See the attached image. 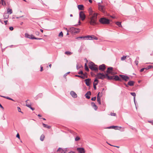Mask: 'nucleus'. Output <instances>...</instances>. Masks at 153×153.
<instances>
[{
	"label": "nucleus",
	"mask_w": 153,
	"mask_h": 153,
	"mask_svg": "<svg viewBox=\"0 0 153 153\" xmlns=\"http://www.w3.org/2000/svg\"><path fill=\"white\" fill-rule=\"evenodd\" d=\"M96 76L97 79L98 78L103 80L105 78H106L108 80L114 79L115 81H122V79L117 75L109 76L108 74H104L103 73H99L96 75Z\"/></svg>",
	"instance_id": "f257e3e1"
},
{
	"label": "nucleus",
	"mask_w": 153,
	"mask_h": 153,
	"mask_svg": "<svg viewBox=\"0 0 153 153\" xmlns=\"http://www.w3.org/2000/svg\"><path fill=\"white\" fill-rule=\"evenodd\" d=\"M88 11L89 15L91 16L89 18L90 20L89 21V23L91 25L94 26L97 25V13L94 12L91 7L89 8Z\"/></svg>",
	"instance_id": "f03ea898"
},
{
	"label": "nucleus",
	"mask_w": 153,
	"mask_h": 153,
	"mask_svg": "<svg viewBox=\"0 0 153 153\" xmlns=\"http://www.w3.org/2000/svg\"><path fill=\"white\" fill-rule=\"evenodd\" d=\"M88 66L92 71H94L96 72H97L98 71L97 65L93 62H91L88 63Z\"/></svg>",
	"instance_id": "7ed1b4c3"
},
{
	"label": "nucleus",
	"mask_w": 153,
	"mask_h": 153,
	"mask_svg": "<svg viewBox=\"0 0 153 153\" xmlns=\"http://www.w3.org/2000/svg\"><path fill=\"white\" fill-rule=\"evenodd\" d=\"M99 22L102 24H108L110 23V20L109 19L105 17L101 18L99 20Z\"/></svg>",
	"instance_id": "20e7f679"
},
{
	"label": "nucleus",
	"mask_w": 153,
	"mask_h": 153,
	"mask_svg": "<svg viewBox=\"0 0 153 153\" xmlns=\"http://www.w3.org/2000/svg\"><path fill=\"white\" fill-rule=\"evenodd\" d=\"M113 68L112 67H110L108 68L106 72L107 73L106 74H110L111 75H114L117 74L116 73L113 72Z\"/></svg>",
	"instance_id": "39448f33"
},
{
	"label": "nucleus",
	"mask_w": 153,
	"mask_h": 153,
	"mask_svg": "<svg viewBox=\"0 0 153 153\" xmlns=\"http://www.w3.org/2000/svg\"><path fill=\"white\" fill-rule=\"evenodd\" d=\"M70 30L71 33H78L79 32V28H76L73 27H70Z\"/></svg>",
	"instance_id": "423d86ee"
},
{
	"label": "nucleus",
	"mask_w": 153,
	"mask_h": 153,
	"mask_svg": "<svg viewBox=\"0 0 153 153\" xmlns=\"http://www.w3.org/2000/svg\"><path fill=\"white\" fill-rule=\"evenodd\" d=\"M119 76L122 78L123 80H124L125 81H127L129 79V77L126 75L120 74Z\"/></svg>",
	"instance_id": "0eeeda50"
},
{
	"label": "nucleus",
	"mask_w": 153,
	"mask_h": 153,
	"mask_svg": "<svg viewBox=\"0 0 153 153\" xmlns=\"http://www.w3.org/2000/svg\"><path fill=\"white\" fill-rule=\"evenodd\" d=\"M79 17L82 21H83L85 18V15L83 11H81L79 13Z\"/></svg>",
	"instance_id": "6e6552de"
},
{
	"label": "nucleus",
	"mask_w": 153,
	"mask_h": 153,
	"mask_svg": "<svg viewBox=\"0 0 153 153\" xmlns=\"http://www.w3.org/2000/svg\"><path fill=\"white\" fill-rule=\"evenodd\" d=\"M99 82V81L98 79H97V78H96L94 80V82L93 83V87L95 90L97 89L96 86L98 84Z\"/></svg>",
	"instance_id": "1a4fd4ad"
},
{
	"label": "nucleus",
	"mask_w": 153,
	"mask_h": 153,
	"mask_svg": "<svg viewBox=\"0 0 153 153\" xmlns=\"http://www.w3.org/2000/svg\"><path fill=\"white\" fill-rule=\"evenodd\" d=\"M106 68V65L104 64H102L100 65L99 67V70L103 71Z\"/></svg>",
	"instance_id": "9d476101"
},
{
	"label": "nucleus",
	"mask_w": 153,
	"mask_h": 153,
	"mask_svg": "<svg viewBox=\"0 0 153 153\" xmlns=\"http://www.w3.org/2000/svg\"><path fill=\"white\" fill-rule=\"evenodd\" d=\"M76 150L80 153H85V152L84 149L83 148H78Z\"/></svg>",
	"instance_id": "9b49d317"
},
{
	"label": "nucleus",
	"mask_w": 153,
	"mask_h": 153,
	"mask_svg": "<svg viewBox=\"0 0 153 153\" xmlns=\"http://www.w3.org/2000/svg\"><path fill=\"white\" fill-rule=\"evenodd\" d=\"M70 95L74 98H76L77 97V95L76 93L73 91H71L70 93Z\"/></svg>",
	"instance_id": "f8f14e48"
},
{
	"label": "nucleus",
	"mask_w": 153,
	"mask_h": 153,
	"mask_svg": "<svg viewBox=\"0 0 153 153\" xmlns=\"http://www.w3.org/2000/svg\"><path fill=\"white\" fill-rule=\"evenodd\" d=\"M91 81V79L89 78L86 79L85 80V83L86 85L87 86H89L90 85Z\"/></svg>",
	"instance_id": "ddd939ff"
},
{
	"label": "nucleus",
	"mask_w": 153,
	"mask_h": 153,
	"mask_svg": "<svg viewBox=\"0 0 153 153\" xmlns=\"http://www.w3.org/2000/svg\"><path fill=\"white\" fill-rule=\"evenodd\" d=\"M66 149L67 148H66L65 149H63L61 148H59L57 151L59 152L60 153H65L66 151L67 150Z\"/></svg>",
	"instance_id": "4468645a"
},
{
	"label": "nucleus",
	"mask_w": 153,
	"mask_h": 153,
	"mask_svg": "<svg viewBox=\"0 0 153 153\" xmlns=\"http://www.w3.org/2000/svg\"><path fill=\"white\" fill-rule=\"evenodd\" d=\"M98 5L99 7V9L101 11H103L104 8V6L102 5H101L100 4V2H99L98 3Z\"/></svg>",
	"instance_id": "2eb2a0df"
},
{
	"label": "nucleus",
	"mask_w": 153,
	"mask_h": 153,
	"mask_svg": "<svg viewBox=\"0 0 153 153\" xmlns=\"http://www.w3.org/2000/svg\"><path fill=\"white\" fill-rule=\"evenodd\" d=\"M91 105L95 110H97L98 107L93 102H91Z\"/></svg>",
	"instance_id": "dca6fc26"
},
{
	"label": "nucleus",
	"mask_w": 153,
	"mask_h": 153,
	"mask_svg": "<svg viewBox=\"0 0 153 153\" xmlns=\"http://www.w3.org/2000/svg\"><path fill=\"white\" fill-rule=\"evenodd\" d=\"M134 82L133 81H130L128 83V85L130 86H133L134 84Z\"/></svg>",
	"instance_id": "f3484780"
},
{
	"label": "nucleus",
	"mask_w": 153,
	"mask_h": 153,
	"mask_svg": "<svg viewBox=\"0 0 153 153\" xmlns=\"http://www.w3.org/2000/svg\"><path fill=\"white\" fill-rule=\"evenodd\" d=\"M79 10H82L83 9L84 6L82 4H79L77 6Z\"/></svg>",
	"instance_id": "a211bd4d"
},
{
	"label": "nucleus",
	"mask_w": 153,
	"mask_h": 153,
	"mask_svg": "<svg viewBox=\"0 0 153 153\" xmlns=\"http://www.w3.org/2000/svg\"><path fill=\"white\" fill-rule=\"evenodd\" d=\"M93 35H87L86 36V38H88V39H89L90 40H93V38L94 37Z\"/></svg>",
	"instance_id": "6ab92c4d"
},
{
	"label": "nucleus",
	"mask_w": 153,
	"mask_h": 153,
	"mask_svg": "<svg viewBox=\"0 0 153 153\" xmlns=\"http://www.w3.org/2000/svg\"><path fill=\"white\" fill-rule=\"evenodd\" d=\"M26 106H27V107H29V108H30L32 111H33L35 109V108H33L31 106V105H30L29 104H26Z\"/></svg>",
	"instance_id": "aec40b11"
},
{
	"label": "nucleus",
	"mask_w": 153,
	"mask_h": 153,
	"mask_svg": "<svg viewBox=\"0 0 153 153\" xmlns=\"http://www.w3.org/2000/svg\"><path fill=\"white\" fill-rule=\"evenodd\" d=\"M42 125L44 127L48 129H50L51 127L50 126H48L46 124L44 123H42Z\"/></svg>",
	"instance_id": "412c9836"
},
{
	"label": "nucleus",
	"mask_w": 153,
	"mask_h": 153,
	"mask_svg": "<svg viewBox=\"0 0 153 153\" xmlns=\"http://www.w3.org/2000/svg\"><path fill=\"white\" fill-rule=\"evenodd\" d=\"M85 38H86V36H80V37H77L76 38V39H85Z\"/></svg>",
	"instance_id": "4be33fe9"
},
{
	"label": "nucleus",
	"mask_w": 153,
	"mask_h": 153,
	"mask_svg": "<svg viewBox=\"0 0 153 153\" xmlns=\"http://www.w3.org/2000/svg\"><path fill=\"white\" fill-rule=\"evenodd\" d=\"M45 138V136L44 134H42L40 137V140L41 141H43Z\"/></svg>",
	"instance_id": "5701e85b"
},
{
	"label": "nucleus",
	"mask_w": 153,
	"mask_h": 153,
	"mask_svg": "<svg viewBox=\"0 0 153 153\" xmlns=\"http://www.w3.org/2000/svg\"><path fill=\"white\" fill-rule=\"evenodd\" d=\"M13 11L11 9H9L8 8L7 10V13L9 14H11L12 13Z\"/></svg>",
	"instance_id": "b1692460"
},
{
	"label": "nucleus",
	"mask_w": 153,
	"mask_h": 153,
	"mask_svg": "<svg viewBox=\"0 0 153 153\" xmlns=\"http://www.w3.org/2000/svg\"><path fill=\"white\" fill-rule=\"evenodd\" d=\"M116 24L120 27H122L121 22H116Z\"/></svg>",
	"instance_id": "393cba45"
},
{
	"label": "nucleus",
	"mask_w": 153,
	"mask_h": 153,
	"mask_svg": "<svg viewBox=\"0 0 153 153\" xmlns=\"http://www.w3.org/2000/svg\"><path fill=\"white\" fill-rule=\"evenodd\" d=\"M65 54H67L68 55H71V54L72 53L71 52H70L69 51H67L65 52Z\"/></svg>",
	"instance_id": "a878e982"
},
{
	"label": "nucleus",
	"mask_w": 153,
	"mask_h": 153,
	"mask_svg": "<svg viewBox=\"0 0 153 153\" xmlns=\"http://www.w3.org/2000/svg\"><path fill=\"white\" fill-rule=\"evenodd\" d=\"M116 127H117L116 126H112L108 127L107 128L109 129L113 128L115 130V129H116Z\"/></svg>",
	"instance_id": "bb28decb"
},
{
	"label": "nucleus",
	"mask_w": 153,
	"mask_h": 153,
	"mask_svg": "<svg viewBox=\"0 0 153 153\" xmlns=\"http://www.w3.org/2000/svg\"><path fill=\"white\" fill-rule=\"evenodd\" d=\"M153 68V66L152 65H149L146 68H145V69L146 70H148L150 68Z\"/></svg>",
	"instance_id": "cd10ccee"
},
{
	"label": "nucleus",
	"mask_w": 153,
	"mask_h": 153,
	"mask_svg": "<svg viewBox=\"0 0 153 153\" xmlns=\"http://www.w3.org/2000/svg\"><path fill=\"white\" fill-rule=\"evenodd\" d=\"M130 94L134 97V99L135 98L136 94L135 92H131Z\"/></svg>",
	"instance_id": "c85d7f7f"
},
{
	"label": "nucleus",
	"mask_w": 153,
	"mask_h": 153,
	"mask_svg": "<svg viewBox=\"0 0 153 153\" xmlns=\"http://www.w3.org/2000/svg\"><path fill=\"white\" fill-rule=\"evenodd\" d=\"M97 101L99 105H101V98H97Z\"/></svg>",
	"instance_id": "c756f323"
},
{
	"label": "nucleus",
	"mask_w": 153,
	"mask_h": 153,
	"mask_svg": "<svg viewBox=\"0 0 153 153\" xmlns=\"http://www.w3.org/2000/svg\"><path fill=\"white\" fill-rule=\"evenodd\" d=\"M25 37H26L27 38H29H29H30V35H29L28 33H26L25 34Z\"/></svg>",
	"instance_id": "7c9ffc66"
},
{
	"label": "nucleus",
	"mask_w": 153,
	"mask_h": 153,
	"mask_svg": "<svg viewBox=\"0 0 153 153\" xmlns=\"http://www.w3.org/2000/svg\"><path fill=\"white\" fill-rule=\"evenodd\" d=\"M29 39H34L35 38V37L33 35L31 34L30 35V38H29Z\"/></svg>",
	"instance_id": "2f4dec72"
},
{
	"label": "nucleus",
	"mask_w": 153,
	"mask_h": 153,
	"mask_svg": "<svg viewBox=\"0 0 153 153\" xmlns=\"http://www.w3.org/2000/svg\"><path fill=\"white\" fill-rule=\"evenodd\" d=\"M59 36L62 37L63 36V33L62 31L60 32L59 33Z\"/></svg>",
	"instance_id": "473e14b6"
},
{
	"label": "nucleus",
	"mask_w": 153,
	"mask_h": 153,
	"mask_svg": "<svg viewBox=\"0 0 153 153\" xmlns=\"http://www.w3.org/2000/svg\"><path fill=\"white\" fill-rule=\"evenodd\" d=\"M42 93H40V94H38L37 96V98H41L42 97Z\"/></svg>",
	"instance_id": "72a5a7b5"
},
{
	"label": "nucleus",
	"mask_w": 153,
	"mask_h": 153,
	"mask_svg": "<svg viewBox=\"0 0 153 153\" xmlns=\"http://www.w3.org/2000/svg\"><path fill=\"white\" fill-rule=\"evenodd\" d=\"M81 67H82V65H80L79 66L78 64L77 63L76 65V68L77 70H78Z\"/></svg>",
	"instance_id": "f704fd0d"
},
{
	"label": "nucleus",
	"mask_w": 153,
	"mask_h": 153,
	"mask_svg": "<svg viewBox=\"0 0 153 153\" xmlns=\"http://www.w3.org/2000/svg\"><path fill=\"white\" fill-rule=\"evenodd\" d=\"M80 139V137L78 136H77L75 138V140L76 141H77L79 140Z\"/></svg>",
	"instance_id": "c9c22d12"
},
{
	"label": "nucleus",
	"mask_w": 153,
	"mask_h": 153,
	"mask_svg": "<svg viewBox=\"0 0 153 153\" xmlns=\"http://www.w3.org/2000/svg\"><path fill=\"white\" fill-rule=\"evenodd\" d=\"M126 56H123L121 58V60L122 61L124 60H125L126 59Z\"/></svg>",
	"instance_id": "e433bc0d"
},
{
	"label": "nucleus",
	"mask_w": 153,
	"mask_h": 153,
	"mask_svg": "<svg viewBox=\"0 0 153 153\" xmlns=\"http://www.w3.org/2000/svg\"><path fill=\"white\" fill-rule=\"evenodd\" d=\"M117 127H116V129H115V130H120L121 128H122V127L121 126H116Z\"/></svg>",
	"instance_id": "4c0bfd02"
},
{
	"label": "nucleus",
	"mask_w": 153,
	"mask_h": 153,
	"mask_svg": "<svg viewBox=\"0 0 153 153\" xmlns=\"http://www.w3.org/2000/svg\"><path fill=\"white\" fill-rule=\"evenodd\" d=\"M75 76H76V77H80L82 79H84V76H81L80 75H75Z\"/></svg>",
	"instance_id": "58836bf2"
},
{
	"label": "nucleus",
	"mask_w": 153,
	"mask_h": 153,
	"mask_svg": "<svg viewBox=\"0 0 153 153\" xmlns=\"http://www.w3.org/2000/svg\"><path fill=\"white\" fill-rule=\"evenodd\" d=\"M17 109H18V111L19 112H20L22 113H23V112H22V111H21V108L19 107H18Z\"/></svg>",
	"instance_id": "ea45409f"
},
{
	"label": "nucleus",
	"mask_w": 153,
	"mask_h": 153,
	"mask_svg": "<svg viewBox=\"0 0 153 153\" xmlns=\"http://www.w3.org/2000/svg\"><path fill=\"white\" fill-rule=\"evenodd\" d=\"M35 33L36 35L37 36H39V35L40 32L38 31H36L35 32Z\"/></svg>",
	"instance_id": "a19ab883"
},
{
	"label": "nucleus",
	"mask_w": 153,
	"mask_h": 153,
	"mask_svg": "<svg viewBox=\"0 0 153 153\" xmlns=\"http://www.w3.org/2000/svg\"><path fill=\"white\" fill-rule=\"evenodd\" d=\"M85 69L86 71H89V69L88 66H86L85 67Z\"/></svg>",
	"instance_id": "79ce46f5"
},
{
	"label": "nucleus",
	"mask_w": 153,
	"mask_h": 153,
	"mask_svg": "<svg viewBox=\"0 0 153 153\" xmlns=\"http://www.w3.org/2000/svg\"><path fill=\"white\" fill-rule=\"evenodd\" d=\"M85 97L87 99H89L90 98V96L89 95H88L85 94Z\"/></svg>",
	"instance_id": "37998d69"
},
{
	"label": "nucleus",
	"mask_w": 153,
	"mask_h": 153,
	"mask_svg": "<svg viewBox=\"0 0 153 153\" xmlns=\"http://www.w3.org/2000/svg\"><path fill=\"white\" fill-rule=\"evenodd\" d=\"M6 99L10 100H11L13 101H15L13 99L8 97H6Z\"/></svg>",
	"instance_id": "c03bdc74"
},
{
	"label": "nucleus",
	"mask_w": 153,
	"mask_h": 153,
	"mask_svg": "<svg viewBox=\"0 0 153 153\" xmlns=\"http://www.w3.org/2000/svg\"><path fill=\"white\" fill-rule=\"evenodd\" d=\"M87 73H84V74L83 73V74H82V75H83V76H84V78L85 77H86L87 78Z\"/></svg>",
	"instance_id": "a18cd8bd"
},
{
	"label": "nucleus",
	"mask_w": 153,
	"mask_h": 153,
	"mask_svg": "<svg viewBox=\"0 0 153 153\" xmlns=\"http://www.w3.org/2000/svg\"><path fill=\"white\" fill-rule=\"evenodd\" d=\"M86 94L88 95H90L91 94V93L90 91H88Z\"/></svg>",
	"instance_id": "49530a36"
},
{
	"label": "nucleus",
	"mask_w": 153,
	"mask_h": 153,
	"mask_svg": "<svg viewBox=\"0 0 153 153\" xmlns=\"http://www.w3.org/2000/svg\"><path fill=\"white\" fill-rule=\"evenodd\" d=\"M70 73V72H68L66 73H65L64 75V77H65L66 78V76L69 73Z\"/></svg>",
	"instance_id": "de8ad7c7"
},
{
	"label": "nucleus",
	"mask_w": 153,
	"mask_h": 153,
	"mask_svg": "<svg viewBox=\"0 0 153 153\" xmlns=\"http://www.w3.org/2000/svg\"><path fill=\"white\" fill-rule=\"evenodd\" d=\"M111 115L112 116H115L116 115V114L115 113H111Z\"/></svg>",
	"instance_id": "09e8293b"
},
{
	"label": "nucleus",
	"mask_w": 153,
	"mask_h": 153,
	"mask_svg": "<svg viewBox=\"0 0 153 153\" xmlns=\"http://www.w3.org/2000/svg\"><path fill=\"white\" fill-rule=\"evenodd\" d=\"M96 97H92L91 99V100L92 101H95L96 99Z\"/></svg>",
	"instance_id": "8fccbe9b"
},
{
	"label": "nucleus",
	"mask_w": 153,
	"mask_h": 153,
	"mask_svg": "<svg viewBox=\"0 0 153 153\" xmlns=\"http://www.w3.org/2000/svg\"><path fill=\"white\" fill-rule=\"evenodd\" d=\"M100 94V92H99L98 93L97 95V99L98 98H101V96H99Z\"/></svg>",
	"instance_id": "3c124183"
},
{
	"label": "nucleus",
	"mask_w": 153,
	"mask_h": 153,
	"mask_svg": "<svg viewBox=\"0 0 153 153\" xmlns=\"http://www.w3.org/2000/svg\"><path fill=\"white\" fill-rule=\"evenodd\" d=\"M1 2H2V5H4H4H5L6 4V3H5V2L4 1V0H1Z\"/></svg>",
	"instance_id": "603ef678"
},
{
	"label": "nucleus",
	"mask_w": 153,
	"mask_h": 153,
	"mask_svg": "<svg viewBox=\"0 0 153 153\" xmlns=\"http://www.w3.org/2000/svg\"><path fill=\"white\" fill-rule=\"evenodd\" d=\"M134 63L136 64V65H137L138 63V60H135V61H134Z\"/></svg>",
	"instance_id": "864d4df0"
},
{
	"label": "nucleus",
	"mask_w": 153,
	"mask_h": 153,
	"mask_svg": "<svg viewBox=\"0 0 153 153\" xmlns=\"http://www.w3.org/2000/svg\"><path fill=\"white\" fill-rule=\"evenodd\" d=\"M16 137L18 138L19 139H20V136L19 133H17L16 135Z\"/></svg>",
	"instance_id": "5fc2aeb1"
},
{
	"label": "nucleus",
	"mask_w": 153,
	"mask_h": 153,
	"mask_svg": "<svg viewBox=\"0 0 153 153\" xmlns=\"http://www.w3.org/2000/svg\"><path fill=\"white\" fill-rule=\"evenodd\" d=\"M78 74H81L82 75V74H83V72L82 71H80L78 73Z\"/></svg>",
	"instance_id": "6e6d98bb"
},
{
	"label": "nucleus",
	"mask_w": 153,
	"mask_h": 153,
	"mask_svg": "<svg viewBox=\"0 0 153 153\" xmlns=\"http://www.w3.org/2000/svg\"><path fill=\"white\" fill-rule=\"evenodd\" d=\"M93 39H95L96 40H97L98 39V38L95 36H94V37L93 38Z\"/></svg>",
	"instance_id": "4d7b16f0"
},
{
	"label": "nucleus",
	"mask_w": 153,
	"mask_h": 153,
	"mask_svg": "<svg viewBox=\"0 0 153 153\" xmlns=\"http://www.w3.org/2000/svg\"><path fill=\"white\" fill-rule=\"evenodd\" d=\"M144 69H145V68H143L140 69V71L141 72H143L144 71Z\"/></svg>",
	"instance_id": "13d9d810"
},
{
	"label": "nucleus",
	"mask_w": 153,
	"mask_h": 153,
	"mask_svg": "<svg viewBox=\"0 0 153 153\" xmlns=\"http://www.w3.org/2000/svg\"><path fill=\"white\" fill-rule=\"evenodd\" d=\"M9 29L10 30H13V27H9Z\"/></svg>",
	"instance_id": "bf43d9fd"
},
{
	"label": "nucleus",
	"mask_w": 153,
	"mask_h": 153,
	"mask_svg": "<svg viewBox=\"0 0 153 153\" xmlns=\"http://www.w3.org/2000/svg\"><path fill=\"white\" fill-rule=\"evenodd\" d=\"M108 143V144L110 146H114V147H116L118 148H119V146H113V145H111L110 144H109Z\"/></svg>",
	"instance_id": "052dcab7"
},
{
	"label": "nucleus",
	"mask_w": 153,
	"mask_h": 153,
	"mask_svg": "<svg viewBox=\"0 0 153 153\" xmlns=\"http://www.w3.org/2000/svg\"><path fill=\"white\" fill-rule=\"evenodd\" d=\"M35 38L34 39H37V40H41L42 39V38H36L35 37Z\"/></svg>",
	"instance_id": "680f3d73"
},
{
	"label": "nucleus",
	"mask_w": 153,
	"mask_h": 153,
	"mask_svg": "<svg viewBox=\"0 0 153 153\" xmlns=\"http://www.w3.org/2000/svg\"><path fill=\"white\" fill-rule=\"evenodd\" d=\"M40 71H43V68L42 66H41V69H40Z\"/></svg>",
	"instance_id": "e2e57ef3"
},
{
	"label": "nucleus",
	"mask_w": 153,
	"mask_h": 153,
	"mask_svg": "<svg viewBox=\"0 0 153 153\" xmlns=\"http://www.w3.org/2000/svg\"><path fill=\"white\" fill-rule=\"evenodd\" d=\"M0 107L2 108V109H4V107H3V106L1 105L0 103Z\"/></svg>",
	"instance_id": "0e129e2a"
},
{
	"label": "nucleus",
	"mask_w": 153,
	"mask_h": 153,
	"mask_svg": "<svg viewBox=\"0 0 153 153\" xmlns=\"http://www.w3.org/2000/svg\"><path fill=\"white\" fill-rule=\"evenodd\" d=\"M7 20H6V21H4V22L5 25H7Z\"/></svg>",
	"instance_id": "69168bd1"
},
{
	"label": "nucleus",
	"mask_w": 153,
	"mask_h": 153,
	"mask_svg": "<svg viewBox=\"0 0 153 153\" xmlns=\"http://www.w3.org/2000/svg\"><path fill=\"white\" fill-rule=\"evenodd\" d=\"M68 153H75L73 151H71L68 152Z\"/></svg>",
	"instance_id": "338daca9"
},
{
	"label": "nucleus",
	"mask_w": 153,
	"mask_h": 153,
	"mask_svg": "<svg viewBox=\"0 0 153 153\" xmlns=\"http://www.w3.org/2000/svg\"><path fill=\"white\" fill-rule=\"evenodd\" d=\"M148 122L151 123L153 125V121H149Z\"/></svg>",
	"instance_id": "774afa93"
}]
</instances>
